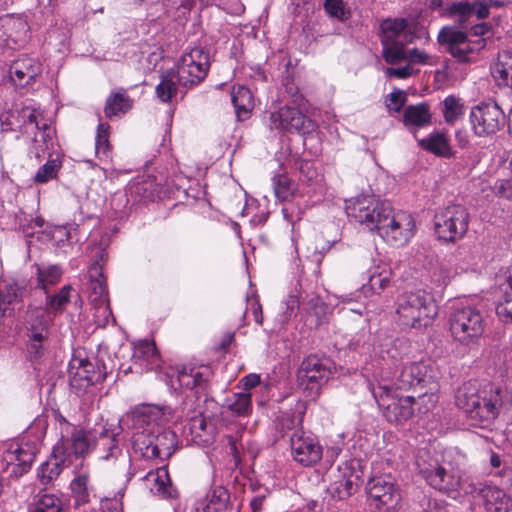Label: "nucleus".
<instances>
[{"label": "nucleus", "mask_w": 512, "mask_h": 512, "mask_svg": "<svg viewBox=\"0 0 512 512\" xmlns=\"http://www.w3.org/2000/svg\"><path fill=\"white\" fill-rule=\"evenodd\" d=\"M62 276V270L58 265L37 267L38 285L47 293L51 286L56 285Z\"/></svg>", "instance_id": "41"}, {"label": "nucleus", "mask_w": 512, "mask_h": 512, "mask_svg": "<svg viewBox=\"0 0 512 512\" xmlns=\"http://www.w3.org/2000/svg\"><path fill=\"white\" fill-rule=\"evenodd\" d=\"M469 214L465 207L459 204L449 205L439 210L434 217L435 232L439 239L455 242L467 232Z\"/></svg>", "instance_id": "9"}, {"label": "nucleus", "mask_w": 512, "mask_h": 512, "mask_svg": "<svg viewBox=\"0 0 512 512\" xmlns=\"http://www.w3.org/2000/svg\"><path fill=\"white\" fill-rule=\"evenodd\" d=\"M231 101L238 120L243 121L250 117L254 107V99L247 87L242 85L234 86L231 92Z\"/></svg>", "instance_id": "31"}, {"label": "nucleus", "mask_w": 512, "mask_h": 512, "mask_svg": "<svg viewBox=\"0 0 512 512\" xmlns=\"http://www.w3.org/2000/svg\"><path fill=\"white\" fill-rule=\"evenodd\" d=\"M271 127L288 132L306 133L314 129V123L299 109L291 106L281 107L270 116Z\"/></svg>", "instance_id": "18"}, {"label": "nucleus", "mask_w": 512, "mask_h": 512, "mask_svg": "<svg viewBox=\"0 0 512 512\" xmlns=\"http://www.w3.org/2000/svg\"><path fill=\"white\" fill-rule=\"evenodd\" d=\"M441 44H446L450 54L459 61L472 59V55L483 49L485 38L472 39L465 33L450 27H444L438 34Z\"/></svg>", "instance_id": "14"}, {"label": "nucleus", "mask_w": 512, "mask_h": 512, "mask_svg": "<svg viewBox=\"0 0 512 512\" xmlns=\"http://www.w3.org/2000/svg\"><path fill=\"white\" fill-rule=\"evenodd\" d=\"M370 389L389 422L402 423L409 420L414 414V397H400L393 393L387 378L376 379V383H372Z\"/></svg>", "instance_id": "5"}, {"label": "nucleus", "mask_w": 512, "mask_h": 512, "mask_svg": "<svg viewBox=\"0 0 512 512\" xmlns=\"http://www.w3.org/2000/svg\"><path fill=\"white\" fill-rule=\"evenodd\" d=\"M367 493L378 508L393 507L400 500L399 490L390 475L372 477L367 483Z\"/></svg>", "instance_id": "20"}, {"label": "nucleus", "mask_w": 512, "mask_h": 512, "mask_svg": "<svg viewBox=\"0 0 512 512\" xmlns=\"http://www.w3.org/2000/svg\"><path fill=\"white\" fill-rule=\"evenodd\" d=\"M228 409L236 416H246L252 411L251 393H236L227 400Z\"/></svg>", "instance_id": "43"}, {"label": "nucleus", "mask_w": 512, "mask_h": 512, "mask_svg": "<svg viewBox=\"0 0 512 512\" xmlns=\"http://www.w3.org/2000/svg\"><path fill=\"white\" fill-rule=\"evenodd\" d=\"M376 231L386 241L404 245L414 236L416 224L410 213L401 210L394 211L390 206L389 212L382 216Z\"/></svg>", "instance_id": "11"}, {"label": "nucleus", "mask_w": 512, "mask_h": 512, "mask_svg": "<svg viewBox=\"0 0 512 512\" xmlns=\"http://www.w3.org/2000/svg\"><path fill=\"white\" fill-rule=\"evenodd\" d=\"M208 69V53L201 47H194L182 55L175 73L180 85L192 87L199 84L206 77Z\"/></svg>", "instance_id": "13"}, {"label": "nucleus", "mask_w": 512, "mask_h": 512, "mask_svg": "<svg viewBox=\"0 0 512 512\" xmlns=\"http://www.w3.org/2000/svg\"><path fill=\"white\" fill-rule=\"evenodd\" d=\"M29 512H64L62 500L55 494L38 493Z\"/></svg>", "instance_id": "38"}, {"label": "nucleus", "mask_w": 512, "mask_h": 512, "mask_svg": "<svg viewBox=\"0 0 512 512\" xmlns=\"http://www.w3.org/2000/svg\"><path fill=\"white\" fill-rule=\"evenodd\" d=\"M109 130L110 126L106 123H99L97 127L95 153L101 160L109 157Z\"/></svg>", "instance_id": "48"}, {"label": "nucleus", "mask_w": 512, "mask_h": 512, "mask_svg": "<svg viewBox=\"0 0 512 512\" xmlns=\"http://www.w3.org/2000/svg\"><path fill=\"white\" fill-rule=\"evenodd\" d=\"M456 405L462 409L473 427L489 428L500 412L512 403L511 393L504 387L476 381L462 384L456 393Z\"/></svg>", "instance_id": "2"}, {"label": "nucleus", "mask_w": 512, "mask_h": 512, "mask_svg": "<svg viewBox=\"0 0 512 512\" xmlns=\"http://www.w3.org/2000/svg\"><path fill=\"white\" fill-rule=\"evenodd\" d=\"M331 374L330 361L310 355L303 360L298 371L299 386L307 393L309 400H314L320 394L321 385Z\"/></svg>", "instance_id": "12"}, {"label": "nucleus", "mask_w": 512, "mask_h": 512, "mask_svg": "<svg viewBox=\"0 0 512 512\" xmlns=\"http://www.w3.org/2000/svg\"><path fill=\"white\" fill-rule=\"evenodd\" d=\"M503 296L496 306L499 320L505 324H512V291L501 289Z\"/></svg>", "instance_id": "51"}, {"label": "nucleus", "mask_w": 512, "mask_h": 512, "mask_svg": "<svg viewBox=\"0 0 512 512\" xmlns=\"http://www.w3.org/2000/svg\"><path fill=\"white\" fill-rule=\"evenodd\" d=\"M492 76L498 86L512 89V51H502L492 67Z\"/></svg>", "instance_id": "32"}, {"label": "nucleus", "mask_w": 512, "mask_h": 512, "mask_svg": "<svg viewBox=\"0 0 512 512\" xmlns=\"http://www.w3.org/2000/svg\"><path fill=\"white\" fill-rule=\"evenodd\" d=\"M273 188L277 199L288 201L296 191V185L286 175L273 177Z\"/></svg>", "instance_id": "46"}, {"label": "nucleus", "mask_w": 512, "mask_h": 512, "mask_svg": "<svg viewBox=\"0 0 512 512\" xmlns=\"http://www.w3.org/2000/svg\"><path fill=\"white\" fill-rule=\"evenodd\" d=\"M72 287L70 285L63 286L57 294L48 295L46 297V310L48 313L57 314L64 310L70 301Z\"/></svg>", "instance_id": "44"}, {"label": "nucleus", "mask_w": 512, "mask_h": 512, "mask_svg": "<svg viewBox=\"0 0 512 512\" xmlns=\"http://www.w3.org/2000/svg\"><path fill=\"white\" fill-rule=\"evenodd\" d=\"M69 383L73 389L82 391L98 380L94 364L80 356H74L68 368Z\"/></svg>", "instance_id": "21"}, {"label": "nucleus", "mask_w": 512, "mask_h": 512, "mask_svg": "<svg viewBox=\"0 0 512 512\" xmlns=\"http://www.w3.org/2000/svg\"><path fill=\"white\" fill-rule=\"evenodd\" d=\"M415 464L419 474L425 478L431 487L448 494L464 490L459 472L447 471L427 451L419 452Z\"/></svg>", "instance_id": "7"}, {"label": "nucleus", "mask_w": 512, "mask_h": 512, "mask_svg": "<svg viewBox=\"0 0 512 512\" xmlns=\"http://www.w3.org/2000/svg\"><path fill=\"white\" fill-rule=\"evenodd\" d=\"M324 8L326 13L340 21H345L349 18V11L342 0H325Z\"/></svg>", "instance_id": "52"}, {"label": "nucleus", "mask_w": 512, "mask_h": 512, "mask_svg": "<svg viewBox=\"0 0 512 512\" xmlns=\"http://www.w3.org/2000/svg\"><path fill=\"white\" fill-rule=\"evenodd\" d=\"M154 429L151 431L141 430L137 431L132 437L133 447L136 452H139L144 458L148 459L146 451L150 452V449L154 446Z\"/></svg>", "instance_id": "47"}, {"label": "nucleus", "mask_w": 512, "mask_h": 512, "mask_svg": "<svg viewBox=\"0 0 512 512\" xmlns=\"http://www.w3.org/2000/svg\"><path fill=\"white\" fill-rule=\"evenodd\" d=\"M489 32L490 27L486 23H481L473 26L468 36L472 39L484 38Z\"/></svg>", "instance_id": "62"}, {"label": "nucleus", "mask_w": 512, "mask_h": 512, "mask_svg": "<svg viewBox=\"0 0 512 512\" xmlns=\"http://www.w3.org/2000/svg\"><path fill=\"white\" fill-rule=\"evenodd\" d=\"M101 511L102 512H123L122 503L120 499H105L101 502Z\"/></svg>", "instance_id": "60"}, {"label": "nucleus", "mask_w": 512, "mask_h": 512, "mask_svg": "<svg viewBox=\"0 0 512 512\" xmlns=\"http://www.w3.org/2000/svg\"><path fill=\"white\" fill-rule=\"evenodd\" d=\"M408 58L409 61L414 64L432 65L434 63L432 56L419 49L411 50L409 52Z\"/></svg>", "instance_id": "57"}, {"label": "nucleus", "mask_w": 512, "mask_h": 512, "mask_svg": "<svg viewBox=\"0 0 512 512\" xmlns=\"http://www.w3.org/2000/svg\"><path fill=\"white\" fill-rule=\"evenodd\" d=\"M48 337V323L43 318H37L31 324L29 335L28 354L32 360L41 359L46 352Z\"/></svg>", "instance_id": "24"}, {"label": "nucleus", "mask_w": 512, "mask_h": 512, "mask_svg": "<svg viewBox=\"0 0 512 512\" xmlns=\"http://www.w3.org/2000/svg\"><path fill=\"white\" fill-rule=\"evenodd\" d=\"M419 145L439 157L450 158L453 155L449 139L446 134L442 132L432 133L419 140Z\"/></svg>", "instance_id": "35"}, {"label": "nucleus", "mask_w": 512, "mask_h": 512, "mask_svg": "<svg viewBox=\"0 0 512 512\" xmlns=\"http://www.w3.org/2000/svg\"><path fill=\"white\" fill-rule=\"evenodd\" d=\"M381 42L383 57L387 63L395 64L404 60L407 55L405 45L411 41L404 19H386L381 24Z\"/></svg>", "instance_id": "8"}, {"label": "nucleus", "mask_w": 512, "mask_h": 512, "mask_svg": "<svg viewBox=\"0 0 512 512\" xmlns=\"http://www.w3.org/2000/svg\"><path fill=\"white\" fill-rule=\"evenodd\" d=\"M396 314L403 326L421 329L432 323L438 314V306L425 290L404 292L397 298Z\"/></svg>", "instance_id": "3"}, {"label": "nucleus", "mask_w": 512, "mask_h": 512, "mask_svg": "<svg viewBox=\"0 0 512 512\" xmlns=\"http://www.w3.org/2000/svg\"><path fill=\"white\" fill-rule=\"evenodd\" d=\"M420 506L422 512H446L441 502L426 496L423 497Z\"/></svg>", "instance_id": "58"}, {"label": "nucleus", "mask_w": 512, "mask_h": 512, "mask_svg": "<svg viewBox=\"0 0 512 512\" xmlns=\"http://www.w3.org/2000/svg\"><path fill=\"white\" fill-rule=\"evenodd\" d=\"M449 12L452 15H458L461 21H463L473 14V7L472 4L467 1H459L450 6Z\"/></svg>", "instance_id": "55"}, {"label": "nucleus", "mask_w": 512, "mask_h": 512, "mask_svg": "<svg viewBox=\"0 0 512 512\" xmlns=\"http://www.w3.org/2000/svg\"><path fill=\"white\" fill-rule=\"evenodd\" d=\"M42 112L32 107L31 105H23L21 108H16L0 117L1 130L8 131H27L28 125H35L36 129H43L44 133L47 131V136L51 132V128L47 123H42Z\"/></svg>", "instance_id": "17"}, {"label": "nucleus", "mask_w": 512, "mask_h": 512, "mask_svg": "<svg viewBox=\"0 0 512 512\" xmlns=\"http://www.w3.org/2000/svg\"><path fill=\"white\" fill-rule=\"evenodd\" d=\"M403 117L406 126L423 127L431 121L429 107L424 103L408 106Z\"/></svg>", "instance_id": "39"}, {"label": "nucleus", "mask_w": 512, "mask_h": 512, "mask_svg": "<svg viewBox=\"0 0 512 512\" xmlns=\"http://www.w3.org/2000/svg\"><path fill=\"white\" fill-rule=\"evenodd\" d=\"M133 106V100L123 89L112 92L105 103L104 113L107 118L121 117Z\"/></svg>", "instance_id": "33"}, {"label": "nucleus", "mask_w": 512, "mask_h": 512, "mask_svg": "<svg viewBox=\"0 0 512 512\" xmlns=\"http://www.w3.org/2000/svg\"><path fill=\"white\" fill-rule=\"evenodd\" d=\"M90 476L88 471H77L70 483L71 495L75 506L87 504L90 501Z\"/></svg>", "instance_id": "36"}, {"label": "nucleus", "mask_w": 512, "mask_h": 512, "mask_svg": "<svg viewBox=\"0 0 512 512\" xmlns=\"http://www.w3.org/2000/svg\"><path fill=\"white\" fill-rule=\"evenodd\" d=\"M68 459H61L56 456L54 450L52 457L44 462L38 469V479L43 485H48L60 475L63 465Z\"/></svg>", "instance_id": "37"}, {"label": "nucleus", "mask_w": 512, "mask_h": 512, "mask_svg": "<svg viewBox=\"0 0 512 512\" xmlns=\"http://www.w3.org/2000/svg\"><path fill=\"white\" fill-rule=\"evenodd\" d=\"M132 360L144 370H151L159 366V355L153 342L142 340L134 345Z\"/></svg>", "instance_id": "29"}, {"label": "nucleus", "mask_w": 512, "mask_h": 512, "mask_svg": "<svg viewBox=\"0 0 512 512\" xmlns=\"http://www.w3.org/2000/svg\"><path fill=\"white\" fill-rule=\"evenodd\" d=\"M228 501V491L222 486L215 487L207 497L203 512H224Z\"/></svg>", "instance_id": "42"}, {"label": "nucleus", "mask_w": 512, "mask_h": 512, "mask_svg": "<svg viewBox=\"0 0 512 512\" xmlns=\"http://www.w3.org/2000/svg\"><path fill=\"white\" fill-rule=\"evenodd\" d=\"M18 296V288L15 284L0 285V302L11 303Z\"/></svg>", "instance_id": "56"}, {"label": "nucleus", "mask_w": 512, "mask_h": 512, "mask_svg": "<svg viewBox=\"0 0 512 512\" xmlns=\"http://www.w3.org/2000/svg\"><path fill=\"white\" fill-rule=\"evenodd\" d=\"M179 84L177 74L174 71H167L161 75L159 84L156 86V95L162 102H169L177 94Z\"/></svg>", "instance_id": "40"}, {"label": "nucleus", "mask_w": 512, "mask_h": 512, "mask_svg": "<svg viewBox=\"0 0 512 512\" xmlns=\"http://www.w3.org/2000/svg\"><path fill=\"white\" fill-rule=\"evenodd\" d=\"M376 270H379V277L381 282L380 290H383L388 287L390 283L392 275L391 269L387 265L383 264L376 266Z\"/></svg>", "instance_id": "61"}, {"label": "nucleus", "mask_w": 512, "mask_h": 512, "mask_svg": "<svg viewBox=\"0 0 512 512\" xmlns=\"http://www.w3.org/2000/svg\"><path fill=\"white\" fill-rule=\"evenodd\" d=\"M406 101V95L401 90H395L386 99V106L389 111L400 112Z\"/></svg>", "instance_id": "54"}, {"label": "nucleus", "mask_w": 512, "mask_h": 512, "mask_svg": "<svg viewBox=\"0 0 512 512\" xmlns=\"http://www.w3.org/2000/svg\"><path fill=\"white\" fill-rule=\"evenodd\" d=\"M42 66L34 58L23 55L10 65L9 75L15 85L26 87L41 74Z\"/></svg>", "instance_id": "22"}, {"label": "nucleus", "mask_w": 512, "mask_h": 512, "mask_svg": "<svg viewBox=\"0 0 512 512\" xmlns=\"http://www.w3.org/2000/svg\"><path fill=\"white\" fill-rule=\"evenodd\" d=\"M85 293L88 296L90 304L99 303L100 301L108 299L106 278L103 275V268L98 262L93 264L89 269Z\"/></svg>", "instance_id": "25"}, {"label": "nucleus", "mask_w": 512, "mask_h": 512, "mask_svg": "<svg viewBox=\"0 0 512 512\" xmlns=\"http://www.w3.org/2000/svg\"><path fill=\"white\" fill-rule=\"evenodd\" d=\"M470 121L476 135L486 136L496 133L505 124V115L495 102H482L472 108Z\"/></svg>", "instance_id": "15"}, {"label": "nucleus", "mask_w": 512, "mask_h": 512, "mask_svg": "<svg viewBox=\"0 0 512 512\" xmlns=\"http://www.w3.org/2000/svg\"><path fill=\"white\" fill-rule=\"evenodd\" d=\"M484 505L488 512H509L512 500L497 487H486L482 490Z\"/></svg>", "instance_id": "34"}, {"label": "nucleus", "mask_w": 512, "mask_h": 512, "mask_svg": "<svg viewBox=\"0 0 512 512\" xmlns=\"http://www.w3.org/2000/svg\"><path fill=\"white\" fill-rule=\"evenodd\" d=\"M59 168L60 163L58 160H48L38 169L34 179L37 183H46L56 177Z\"/></svg>", "instance_id": "53"}, {"label": "nucleus", "mask_w": 512, "mask_h": 512, "mask_svg": "<svg viewBox=\"0 0 512 512\" xmlns=\"http://www.w3.org/2000/svg\"><path fill=\"white\" fill-rule=\"evenodd\" d=\"M390 203L376 195L361 194L345 202L347 216L369 230H376L382 216L389 212Z\"/></svg>", "instance_id": "6"}, {"label": "nucleus", "mask_w": 512, "mask_h": 512, "mask_svg": "<svg viewBox=\"0 0 512 512\" xmlns=\"http://www.w3.org/2000/svg\"><path fill=\"white\" fill-rule=\"evenodd\" d=\"M473 14H476L478 19H485L489 15V9L486 3L478 0L472 4Z\"/></svg>", "instance_id": "63"}, {"label": "nucleus", "mask_w": 512, "mask_h": 512, "mask_svg": "<svg viewBox=\"0 0 512 512\" xmlns=\"http://www.w3.org/2000/svg\"><path fill=\"white\" fill-rule=\"evenodd\" d=\"M448 325L453 340L468 347L479 342L485 332L486 320L481 309L461 303L450 312Z\"/></svg>", "instance_id": "4"}, {"label": "nucleus", "mask_w": 512, "mask_h": 512, "mask_svg": "<svg viewBox=\"0 0 512 512\" xmlns=\"http://www.w3.org/2000/svg\"><path fill=\"white\" fill-rule=\"evenodd\" d=\"M133 426L141 431L154 429L164 420L163 410L155 405H142L135 408L131 413Z\"/></svg>", "instance_id": "26"}, {"label": "nucleus", "mask_w": 512, "mask_h": 512, "mask_svg": "<svg viewBox=\"0 0 512 512\" xmlns=\"http://www.w3.org/2000/svg\"><path fill=\"white\" fill-rule=\"evenodd\" d=\"M411 73H412V69L410 68V66H404V67H399V68H389L387 70V74L389 76H395L400 79L409 77L411 75Z\"/></svg>", "instance_id": "64"}, {"label": "nucleus", "mask_w": 512, "mask_h": 512, "mask_svg": "<svg viewBox=\"0 0 512 512\" xmlns=\"http://www.w3.org/2000/svg\"><path fill=\"white\" fill-rule=\"evenodd\" d=\"M154 446L150 449V452L146 451L148 459L154 458H169L175 451L177 446V435L172 430L158 431L154 435Z\"/></svg>", "instance_id": "28"}, {"label": "nucleus", "mask_w": 512, "mask_h": 512, "mask_svg": "<svg viewBox=\"0 0 512 512\" xmlns=\"http://www.w3.org/2000/svg\"><path fill=\"white\" fill-rule=\"evenodd\" d=\"M439 380H436V388H432V384L426 385V391L418 397L417 406L420 413L431 411L438 402L437 392L439 390Z\"/></svg>", "instance_id": "49"}, {"label": "nucleus", "mask_w": 512, "mask_h": 512, "mask_svg": "<svg viewBox=\"0 0 512 512\" xmlns=\"http://www.w3.org/2000/svg\"><path fill=\"white\" fill-rule=\"evenodd\" d=\"M90 305L91 312L93 315V322L96 325V327H105L112 316V312L109 306V299L100 301L99 303H93Z\"/></svg>", "instance_id": "50"}, {"label": "nucleus", "mask_w": 512, "mask_h": 512, "mask_svg": "<svg viewBox=\"0 0 512 512\" xmlns=\"http://www.w3.org/2000/svg\"><path fill=\"white\" fill-rule=\"evenodd\" d=\"M290 447L293 459L305 467L316 465L323 457V448L317 437L301 429L292 433Z\"/></svg>", "instance_id": "16"}, {"label": "nucleus", "mask_w": 512, "mask_h": 512, "mask_svg": "<svg viewBox=\"0 0 512 512\" xmlns=\"http://www.w3.org/2000/svg\"><path fill=\"white\" fill-rule=\"evenodd\" d=\"M68 427L71 430L54 446L56 456L69 460L72 455L85 456L96 448L99 459L106 462L124 484L132 479L134 473L131 470L130 457L117 440L121 433L119 422L106 421L89 430L70 424Z\"/></svg>", "instance_id": "1"}, {"label": "nucleus", "mask_w": 512, "mask_h": 512, "mask_svg": "<svg viewBox=\"0 0 512 512\" xmlns=\"http://www.w3.org/2000/svg\"><path fill=\"white\" fill-rule=\"evenodd\" d=\"M34 458V451L28 446L11 444L2 455L0 470L10 476L19 477L29 470Z\"/></svg>", "instance_id": "19"}, {"label": "nucleus", "mask_w": 512, "mask_h": 512, "mask_svg": "<svg viewBox=\"0 0 512 512\" xmlns=\"http://www.w3.org/2000/svg\"><path fill=\"white\" fill-rule=\"evenodd\" d=\"M143 481L149 491L162 499H173L178 495L177 489L172 485L166 467H159L149 471Z\"/></svg>", "instance_id": "23"}, {"label": "nucleus", "mask_w": 512, "mask_h": 512, "mask_svg": "<svg viewBox=\"0 0 512 512\" xmlns=\"http://www.w3.org/2000/svg\"><path fill=\"white\" fill-rule=\"evenodd\" d=\"M207 368L201 367H183L178 370L176 375L171 377V386L177 390L181 388L193 389L200 386L205 380Z\"/></svg>", "instance_id": "30"}, {"label": "nucleus", "mask_w": 512, "mask_h": 512, "mask_svg": "<svg viewBox=\"0 0 512 512\" xmlns=\"http://www.w3.org/2000/svg\"><path fill=\"white\" fill-rule=\"evenodd\" d=\"M495 190L499 196L512 199V179L497 181L495 183Z\"/></svg>", "instance_id": "59"}, {"label": "nucleus", "mask_w": 512, "mask_h": 512, "mask_svg": "<svg viewBox=\"0 0 512 512\" xmlns=\"http://www.w3.org/2000/svg\"><path fill=\"white\" fill-rule=\"evenodd\" d=\"M442 112L445 121L452 124L463 115V104L460 98L449 95L442 102Z\"/></svg>", "instance_id": "45"}, {"label": "nucleus", "mask_w": 512, "mask_h": 512, "mask_svg": "<svg viewBox=\"0 0 512 512\" xmlns=\"http://www.w3.org/2000/svg\"><path fill=\"white\" fill-rule=\"evenodd\" d=\"M386 378L390 381V387L393 384L398 389H409L415 386L424 388L428 384H432V388L435 389L436 380L440 379V371L433 363L407 362L401 366L392 379Z\"/></svg>", "instance_id": "10"}, {"label": "nucleus", "mask_w": 512, "mask_h": 512, "mask_svg": "<svg viewBox=\"0 0 512 512\" xmlns=\"http://www.w3.org/2000/svg\"><path fill=\"white\" fill-rule=\"evenodd\" d=\"M341 479L334 483V492L339 499L351 496L357 490L360 481L359 472L355 471L351 462H345L339 466Z\"/></svg>", "instance_id": "27"}]
</instances>
